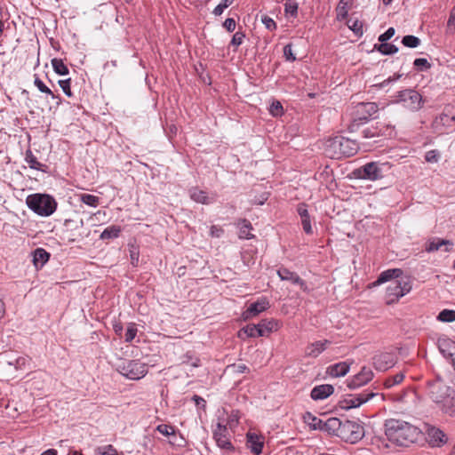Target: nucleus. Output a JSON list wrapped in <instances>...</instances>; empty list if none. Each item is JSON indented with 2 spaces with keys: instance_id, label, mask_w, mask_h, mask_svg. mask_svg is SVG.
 Listing matches in <instances>:
<instances>
[{
  "instance_id": "nucleus-1",
  "label": "nucleus",
  "mask_w": 455,
  "mask_h": 455,
  "mask_svg": "<svg viewBox=\"0 0 455 455\" xmlns=\"http://www.w3.org/2000/svg\"><path fill=\"white\" fill-rule=\"evenodd\" d=\"M421 431L415 426L400 419H389L385 422V435L393 443L409 446L419 437Z\"/></svg>"
},
{
  "instance_id": "nucleus-2",
  "label": "nucleus",
  "mask_w": 455,
  "mask_h": 455,
  "mask_svg": "<svg viewBox=\"0 0 455 455\" xmlns=\"http://www.w3.org/2000/svg\"><path fill=\"white\" fill-rule=\"evenodd\" d=\"M358 149L359 146L355 140L342 136L331 139L326 145V154L336 159L353 156Z\"/></svg>"
},
{
  "instance_id": "nucleus-3",
  "label": "nucleus",
  "mask_w": 455,
  "mask_h": 455,
  "mask_svg": "<svg viewBox=\"0 0 455 455\" xmlns=\"http://www.w3.org/2000/svg\"><path fill=\"white\" fill-rule=\"evenodd\" d=\"M28 207L39 216H51L57 209L55 199L46 194L29 195L26 199Z\"/></svg>"
},
{
  "instance_id": "nucleus-4",
  "label": "nucleus",
  "mask_w": 455,
  "mask_h": 455,
  "mask_svg": "<svg viewBox=\"0 0 455 455\" xmlns=\"http://www.w3.org/2000/svg\"><path fill=\"white\" fill-rule=\"evenodd\" d=\"M433 130L439 133H450L455 131V108L445 105L443 112L437 116L432 123Z\"/></svg>"
},
{
  "instance_id": "nucleus-5",
  "label": "nucleus",
  "mask_w": 455,
  "mask_h": 455,
  "mask_svg": "<svg viewBox=\"0 0 455 455\" xmlns=\"http://www.w3.org/2000/svg\"><path fill=\"white\" fill-rule=\"evenodd\" d=\"M412 288L411 282L409 277L400 278L392 281L386 289V302L387 305L394 304L411 291Z\"/></svg>"
},
{
  "instance_id": "nucleus-6",
  "label": "nucleus",
  "mask_w": 455,
  "mask_h": 455,
  "mask_svg": "<svg viewBox=\"0 0 455 455\" xmlns=\"http://www.w3.org/2000/svg\"><path fill=\"white\" fill-rule=\"evenodd\" d=\"M379 110L375 102H361L355 107V118L348 125L349 132H355L362 123L367 122Z\"/></svg>"
},
{
  "instance_id": "nucleus-7",
  "label": "nucleus",
  "mask_w": 455,
  "mask_h": 455,
  "mask_svg": "<svg viewBox=\"0 0 455 455\" xmlns=\"http://www.w3.org/2000/svg\"><path fill=\"white\" fill-rule=\"evenodd\" d=\"M337 435L347 443H355L364 436V428L360 423L347 419L342 421Z\"/></svg>"
},
{
  "instance_id": "nucleus-8",
  "label": "nucleus",
  "mask_w": 455,
  "mask_h": 455,
  "mask_svg": "<svg viewBox=\"0 0 455 455\" xmlns=\"http://www.w3.org/2000/svg\"><path fill=\"white\" fill-rule=\"evenodd\" d=\"M395 102L411 111H418L423 107L422 96L415 90L406 89L397 93Z\"/></svg>"
},
{
  "instance_id": "nucleus-9",
  "label": "nucleus",
  "mask_w": 455,
  "mask_h": 455,
  "mask_svg": "<svg viewBox=\"0 0 455 455\" xmlns=\"http://www.w3.org/2000/svg\"><path fill=\"white\" fill-rule=\"evenodd\" d=\"M148 364L139 360H130L123 364L120 372L130 379H140L148 373Z\"/></svg>"
},
{
  "instance_id": "nucleus-10",
  "label": "nucleus",
  "mask_w": 455,
  "mask_h": 455,
  "mask_svg": "<svg viewBox=\"0 0 455 455\" xmlns=\"http://www.w3.org/2000/svg\"><path fill=\"white\" fill-rule=\"evenodd\" d=\"M377 162H370L365 164L364 165L355 169L354 171V175L358 179L369 180H378L383 177L382 166Z\"/></svg>"
},
{
  "instance_id": "nucleus-11",
  "label": "nucleus",
  "mask_w": 455,
  "mask_h": 455,
  "mask_svg": "<svg viewBox=\"0 0 455 455\" xmlns=\"http://www.w3.org/2000/svg\"><path fill=\"white\" fill-rule=\"evenodd\" d=\"M213 439L221 450L227 451H233L235 450L234 445L230 442V435L227 425H223L220 422L217 424L216 428L213 430Z\"/></svg>"
},
{
  "instance_id": "nucleus-12",
  "label": "nucleus",
  "mask_w": 455,
  "mask_h": 455,
  "mask_svg": "<svg viewBox=\"0 0 455 455\" xmlns=\"http://www.w3.org/2000/svg\"><path fill=\"white\" fill-rule=\"evenodd\" d=\"M374 395L375 394L372 392L362 393L356 395H349L343 400L339 401V407L344 410L357 408L369 401Z\"/></svg>"
},
{
  "instance_id": "nucleus-13",
  "label": "nucleus",
  "mask_w": 455,
  "mask_h": 455,
  "mask_svg": "<svg viewBox=\"0 0 455 455\" xmlns=\"http://www.w3.org/2000/svg\"><path fill=\"white\" fill-rule=\"evenodd\" d=\"M394 132V127L390 124L377 123L376 125H371L364 128L362 131L363 137L365 139H373L379 136H391Z\"/></svg>"
},
{
  "instance_id": "nucleus-14",
  "label": "nucleus",
  "mask_w": 455,
  "mask_h": 455,
  "mask_svg": "<svg viewBox=\"0 0 455 455\" xmlns=\"http://www.w3.org/2000/svg\"><path fill=\"white\" fill-rule=\"evenodd\" d=\"M372 360L377 371H385L396 363V355L393 353L381 352L375 355Z\"/></svg>"
},
{
  "instance_id": "nucleus-15",
  "label": "nucleus",
  "mask_w": 455,
  "mask_h": 455,
  "mask_svg": "<svg viewBox=\"0 0 455 455\" xmlns=\"http://www.w3.org/2000/svg\"><path fill=\"white\" fill-rule=\"evenodd\" d=\"M454 394V389L442 381H436L430 386V396L436 403L443 401L445 396Z\"/></svg>"
},
{
  "instance_id": "nucleus-16",
  "label": "nucleus",
  "mask_w": 455,
  "mask_h": 455,
  "mask_svg": "<svg viewBox=\"0 0 455 455\" xmlns=\"http://www.w3.org/2000/svg\"><path fill=\"white\" fill-rule=\"evenodd\" d=\"M427 439L433 447H441L447 443V436L440 428L433 426L427 427Z\"/></svg>"
},
{
  "instance_id": "nucleus-17",
  "label": "nucleus",
  "mask_w": 455,
  "mask_h": 455,
  "mask_svg": "<svg viewBox=\"0 0 455 455\" xmlns=\"http://www.w3.org/2000/svg\"><path fill=\"white\" fill-rule=\"evenodd\" d=\"M373 373L371 370L367 367H363L360 372L354 376V378L348 382L347 386L351 389L357 388L371 381Z\"/></svg>"
},
{
  "instance_id": "nucleus-18",
  "label": "nucleus",
  "mask_w": 455,
  "mask_h": 455,
  "mask_svg": "<svg viewBox=\"0 0 455 455\" xmlns=\"http://www.w3.org/2000/svg\"><path fill=\"white\" fill-rule=\"evenodd\" d=\"M269 306L267 299H261L256 302L251 303L248 308L243 312V316L244 320H248L253 316L258 315L259 313L265 311Z\"/></svg>"
},
{
  "instance_id": "nucleus-19",
  "label": "nucleus",
  "mask_w": 455,
  "mask_h": 455,
  "mask_svg": "<svg viewBox=\"0 0 455 455\" xmlns=\"http://www.w3.org/2000/svg\"><path fill=\"white\" fill-rule=\"evenodd\" d=\"M403 275V270L401 268H390L381 272L378 279L373 283V285H380L388 281L399 280Z\"/></svg>"
},
{
  "instance_id": "nucleus-20",
  "label": "nucleus",
  "mask_w": 455,
  "mask_h": 455,
  "mask_svg": "<svg viewBox=\"0 0 455 455\" xmlns=\"http://www.w3.org/2000/svg\"><path fill=\"white\" fill-rule=\"evenodd\" d=\"M277 275L283 281H289L294 284L299 285L303 290L306 289L305 282L295 272L289 270L286 267H280L277 270Z\"/></svg>"
},
{
  "instance_id": "nucleus-21",
  "label": "nucleus",
  "mask_w": 455,
  "mask_h": 455,
  "mask_svg": "<svg viewBox=\"0 0 455 455\" xmlns=\"http://www.w3.org/2000/svg\"><path fill=\"white\" fill-rule=\"evenodd\" d=\"M437 346L441 354L447 359L455 355V341L447 337H440L437 340Z\"/></svg>"
},
{
  "instance_id": "nucleus-22",
  "label": "nucleus",
  "mask_w": 455,
  "mask_h": 455,
  "mask_svg": "<svg viewBox=\"0 0 455 455\" xmlns=\"http://www.w3.org/2000/svg\"><path fill=\"white\" fill-rule=\"evenodd\" d=\"M334 392V387L329 384L315 386L312 390L310 396L313 400H323L329 397Z\"/></svg>"
},
{
  "instance_id": "nucleus-23",
  "label": "nucleus",
  "mask_w": 455,
  "mask_h": 455,
  "mask_svg": "<svg viewBox=\"0 0 455 455\" xmlns=\"http://www.w3.org/2000/svg\"><path fill=\"white\" fill-rule=\"evenodd\" d=\"M246 446L251 451L256 455L262 452L263 440L262 437L255 433H248L246 435Z\"/></svg>"
},
{
  "instance_id": "nucleus-24",
  "label": "nucleus",
  "mask_w": 455,
  "mask_h": 455,
  "mask_svg": "<svg viewBox=\"0 0 455 455\" xmlns=\"http://www.w3.org/2000/svg\"><path fill=\"white\" fill-rule=\"evenodd\" d=\"M452 245L451 241L436 237L427 241L425 249L427 252H433L438 251L442 246H445L444 251L448 252L451 251Z\"/></svg>"
},
{
  "instance_id": "nucleus-25",
  "label": "nucleus",
  "mask_w": 455,
  "mask_h": 455,
  "mask_svg": "<svg viewBox=\"0 0 455 455\" xmlns=\"http://www.w3.org/2000/svg\"><path fill=\"white\" fill-rule=\"evenodd\" d=\"M297 212L301 219V224L303 227V230L306 234L310 235L313 233L311 223H310V216L307 208L306 204H299L298 205Z\"/></svg>"
},
{
  "instance_id": "nucleus-26",
  "label": "nucleus",
  "mask_w": 455,
  "mask_h": 455,
  "mask_svg": "<svg viewBox=\"0 0 455 455\" xmlns=\"http://www.w3.org/2000/svg\"><path fill=\"white\" fill-rule=\"evenodd\" d=\"M331 342L327 339L315 341L308 345L306 348V355L310 357H317L324 351Z\"/></svg>"
},
{
  "instance_id": "nucleus-27",
  "label": "nucleus",
  "mask_w": 455,
  "mask_h": 455,
  "mask_svg": "<svg viewBox=\"0 0 455 455\" xmlns=\"http://www.w3.org/2000/svg\"><path fill=\"white\" fill-rule=\"evenodd\" d=\"M349 368L350 365L347 362H340L328 367L327 372L331 377H342L348 372Z\"/></svg>"
},
{
  "instance_id": "nucleus-28",
  "label": "nucleus",
  "mask_w": 455,
  "mask_h": 455,
  "mask_svg": "<svg viewBox=\"0 0 455 455\" xmlns=\"http://www.w3.org/2000/svg\"><path fill=\"white\" fill-rule=\"evenodd\" d=\"M190 197L193 201L196 203H200L203 204H210L213 202L212 199H211L207 193L204 190H201L197 188H193L189 190Z\"/></svg>"
},
{
  "instance_id": "nucleus-29",
  "label": "nucleus",
  "mask_w": 455,
  "mask_h": 455,
  "mask_svg": "<svg viewBox=\"0 0 455 455\" xmlns=\"http://www.w3.org/2000/svg\"><path fill=\"white\" fill-rule=\"evenodd\" d=\"M50 254L43 248H37L33 253V263L36 267H42L49 259Z\"/></svg>"
},
{
  "instance_id": "nucleus-30",
  "label": "nucleus",
  "mask_w": 455,
  "mask_h": 455,
  "mask_svg": "<svg viewBox=\"0 0 455 455\" xmlns=\"http://www.w3.org/2000/svg\"><path fill=\"white\" fill-rule=\"evenodd\" d=\"M239 227V238L240 239H251L253 235L250 233L251 229H252V226L251 222L245 219L241 220L238 223Z\"/></svg>"
},
{
  "instance_id": "nucleus-31",
  "label": "nucleus",
  "mask_w": 455,
  "mask_h": 455,
  "mask_svg": "<svg viewBox=\"0 0 455 455\" xmlns=\"http://www.w3.org/2000/svg\"><path fill=\"white\" fill-rule=\"evenodd\" d=\"M156 430L163 435L169 436L170 443H176V431L174 427L167 424H161L156 427Z\"/></svg>"
},
{
  "instance_id": "nucleus-32",
  "label": "nucleus",
  "mask_w": 455,
  "mask_h": 455,
  "mask_svg": "<svg viewBox=\"0 0 455 455\" xmlns=\"http://www.w3.org/2000/svg\"><path fill=\"white\" fill-rule=\"evenodd\" d=\"M446 398L439 403L442 404V411L449 415H455V397L454 395L445 396Z\"/></svg>"
},
{
  "instance_id": "nucleus-33",
  "label": "nucleus",
  "mask_w": 455,
  "mask_h": 455,
  "mask_svg": "<svg viewBox=\"0 0 455 455\" xmlns=\"http://www.w3.org/2000/svg\"><path fill=\"white\" fill-rule=\"evenodd\" d=\"M121 231L122 229L119 226L112 225L103 230L100 235V238L101 240L116 238L119 236Z\"/></svg>"
},
{
  "instance_id": "nucleus-34",
  "label": "nucleus",
  "mask_w": 455,
  "mask_h": 455,
  "mask_svg": "<svg viewBox=\"0 0 455 455\" xmlns=\"http://www.w3.org/2000/svg\"><path fill=\"white\" fill-rule=\"evenodd\" d=\"M259 329L262 331V337L268 335L277 328V323L274 320L263 319L258 323Z\"/></svg>"
},
{
  "instance_id": "nucleus-35",
  "label": "nucleus",
  "mask_w": 455,
  "mask_h": 455,
  "mask_svg": "<svg viewBox=\"0 0 455 455\" xmlns=\"http://www.w3.org/2000/svg\"><path fill=\"white\" fill-rule=\"evenodd\" d=\"M349 1L350 0H339L337 7V20H343L347 17L348 9H349Z\"/></svg>"
},
{
  "instance_id": "nucleus-36",
  "label": "nucleus",
  "mask_w": 455,
  "mask_h": 455,
  "mask_svg": "<svg viewBox=\"0 0 455 455\" xmlns=\"http://www.w3.org/2000/svg\"><path fill=\"white\" fill-rule=\"evenodd\" d=\"M51 62L55 73L60 76L68 75L69 70L61 59L54 58Z\"/></svg>"
},
{
  "instance_id": "nucleus-37",
  "label": "nucleus",
  "mask_w": 455,
  "mask_h": 455,
  "mask_svg": "<svg viewBox=\"0 0 455 455\" xmlns=\"http://www.w3.org/2000/svg\"><path fill=\"white\" fill-rule=\"evenodd\" d=\"M342 421L337 418H331L327 421L323 422V429L328 431H335L336 435L339 434Z\"/></svg>"
},
{
  "instance_id": "nucleus-38",
  "label": "nucleus",
  "mask_w": 455,
  "mask_h": 455,
  "mask_svg": "<svg viewBox=\"0 0 455 455\" xmlns=\"http://www.w3.org/2000/svg\"><path fill=\"white\" fill-rule=\"evenodd\" d=\"M25 160L31 169L43 170L42 167L44 165L37 161L36 156L31 152V150H27Z\"/></svg>"
},
{
  "instance_id": "nucleus-39",
  "label": "nucleus",
  "mask_w": 455,
  "mask_h": 455,
  "mask_svg": "<svg viewBox=\"0 0 455 455\" xmlns=\"http://www.w3.org/2000/svg\"><path fill=\"white\" fill-rule=\"evenodd\" d=\"M375 48L384 55H391L398 52V47L388 43H382L379 45H375Z\"/></svg>"
},
{
  "instance_id": "nucleus-40",
  "label": "nucleus",
  "mask_w": 455,
  "mask_h": 455,
  "mask_svg": "<svg viewBox=\"0 0 455 455\" xmlns=\"http://www.w3.org/2000/svg\"><path fill=\"white\" fill-rule=\"evenodd\" d=\"M34 84L41 92L50 95L52 99H59V96L55 95L53 92L48 88L39 77H35Z\"/></svg>"
},
{
  "instance_id": "nucleus-41",
  "label": "nucleus",
  "mask_w": 455,
  "mask_h": 455,
  "mask_svg": "<svg viewBox=\"0 0 455 455\" xmlns=\"http://www.w3.org/2000/svg\"><path fill=\"white\" fill-rule=\"evenodd\" d=\"M437 320L443 323H451L455 321V310L443 309L438 315Z\"/></svg>"
},
{
  "instance_id": "nucleus-42",
  "label": "nucleus",
  "mask_w": 455,
  "mask_h": 455,
  "mask_svg": "<svg viewBox=\"0 0 455 455\" xmlns=\"http://www.w3.org/2000/svg\"><path fill=\"white\" fill-rule=\"evenodd\" d=\"M248 337H262V331H259L258 324H248L242 329Z\"/></svg>"
},
{
  "instance_id": "nucleus-43",
  "label": "nucleus",
  "mask_w": 455,
  "mask_h": 455,
  "mask_svg": "<svg viewBox=\"0 0 455 455\" xmlns=\"http://www.w3.org/2000/svg\"><path fill=\"white\" fill-rule=\"evenodd\" d=\"M402 44L409 48H416L420 44V39L415 36L408 35L403 37Z\"/></svg>"
},
{
  "instance_id": "nucleus-44",
  "label": "nucleus",
  "mask_w": 455,
  "mask_h": 455,
  "mask_svg": "<svg viewBox=\"0 0 455 455\" xmlns=\"http://www.w3.org/2000/svg\"><path fill=\"white\" fill-rule=\"evenodd\" d=\"M80 201L89 206L96 207L99 204L100 198L91 194L80 195Z\"/></svg>"
},
{
  "instance_id": "nucleus-45",
  "label": "nucleus",
  "mask_w": 455,
  "mask_h": 455,
  "mask_svg": "<svg viewBox=\"0 0 455 455\" xmlns=\"http://www.w3.org/2000/svg\"><path fill=\"white\" fill-rule=\"evenodd\" d=\"M404 379V374L403 372H399L393 377L387 378L384 385L387 388H391L392 387L400 384Z\"/></svg>"
},
{
  "instance_id": "nucleus-46",
  "label": "nucleus",
  "mask_w": 455,
  "mask_h": 455,
  "mask_svg": "<svg viewBox=\"0 0 455 455\" xmlns=\"http://www.w3.org/2000/svg\"><path fill=\"white\" fill-rule=\"evenodd\" d=\"M306 415L307 416H305L304 419L306 421L311 419V422H308V424L313 429L323 430V421L320 419L316 418L310 412H307Z\"/></svg>"
},
{
  "instance_id": "nucleus-47",
  "label": "nucleus",
  "mask_w": 455,
  "mask_h": 455,
  "mask_svg": "<svg viewBox=\"0 0 455 455\" xmlns=\"http://www.w3.org/2000/svg\"><path fill=\"white\" fill-rule=\"evenodd\" d=\"M347 24L348 28L355 32V35H363V23L360 20L349 19Z\"/></svg>"
},
{
  "instance_id": "nucleus-48",
  "label": "nucleus",
  "mask_w": 455,
  "mask_h": 455,
  "mask_svg": "<svg viewBox=\"0 0 455 455\" xmlns=\"http://www.w3.org/2000/svg\"><path fill=\"white\" fill-rule=\"evenodd\" d=\"M446 33L451 35L455 33V6H453L450 12L449 19L447 21Z\"/></svg>"
},
{
  "instance_id": "nucleus-49",
  "label": "nucleus",
  "mask_w": 455,
  "mask_h": 455,
  "mask_svg": "<svg viewBox=\"0 0 455 455\" xmlns=\"http://www.w3.org/2000/svg\"><path fill=\"white\" fill-rule=\"evenodd\" d=\"M137 331L138 330L135 323H129L124 335L125 341L132 342L136 337Z\"/></svg>"
},
{
  "instance_id": "nucleus-50",
  "label": "nucleus",
  "mask_w": 455,
  "mask_h": 455,
  "mask_svg": "<svg viewBox=\"0 0 455 455\" xmlns=\"http://www.w3.org/2000/svg\"><path fill=\"white\" fill-rule=\"evenodd\" d=\"M440 159V152L436 149L429 150L426 153L425 160L427 163H437Z\"/></svg>"
},
{
  "instance_id": "nucleus-51",
  "label": "nucleus",
  "mask_w": 455,
  "mask_h": 455,
  "mask_svg": "<svg viewBox=\"0 0 455 455\" xmlns=\"http://www.w3.org/2000/svg\"><path fill=\"white\" fill-rule=\"evenodd\" d=\"M97 451L99 455H119L117 451L111 444L100 447Z\"/></svg>"
},
{
  "instance_id": "nucleus-52",
  "label": "nucleus",
  "mask_w": 455,
  "mask_h": 455,
  "mask_svg": "<svg viewBox=\"0 0 455 455\" xmlns=\"http://www.w3.org/2000/svg\"><path fill=\"white\" fill-rule=\"evenodd\" d=\"M182 363L190 364L193 367H199L200 366V359L194 358L192 356V355H190L189 353H187L183 357Z\"/></svg>"
},
{
  "instance_id": "nucleus-53",
  "label": "nucleus",
  "mask_w": 455,
  "mask_h": 455,
  "mask_svg": "<svg viewBox=\"0 0 455 455\" xmlns=\"http://www.w3.org/2000/svg\"><path fill=\"white\" fill-rule=\"evenodd\" d=\"M58 83H59V85L60 86V88L62 89L63 92L68 97H72L73 93L70 89V78L60 80Z\"/></svg>"
},
{
  "instance_id": "nucleus-54",
  "label": "nucleus",
  "mask_w": 455,
  "mask_h": 455,
  "mask_svg": "<svg viewBox=\"0 0 455 455\" xmlns=\"http://www.w3.org/2000/svg\"><path fill=\"white\" fill-rule=\"evenodd\" d=\"M244 36H245V35L243 32H241V31L235 32L232 37L230 44L235 47H238L239 45L242 44Z\"/></svg>"
},
{
  "instance_id": "nucleus-55",
  "label": "nucleus",
  "mask_w": 455,
  "mask_h": 455,
  "mask_svg": "<svg viewBox=\"0 0 455 455\" xmlns=\"http://www.w3.org/2000/svg\"><path fill=\"white\" fill-rule=\"evenodd\" d=\"M272 116H278L283 113V106L279 101H274L269 108Z\"/></svg>"
},
{
  "instance_id": "nucleus-56",
  "label": "nucleus",
  "mask_w": 455,
  "mask_h": 455,
  "mask_svg": "<svg viewBox=\"0 0 455 455\" xmlns=\"http://www.w3.org/2000/svg\"><path fill=\"white\" fill-rule=\"evenodd\" d=\"M261 21L268 30H274L276 28L275 20L267 15L262 16Z\"/></svg>"
},
{
  "instance_id": "nucleus-57",
  "label": "nucleus",
  "mask_w": 455,
  "mask_h": 455,
  "mask_svg": "<svg viewBox=\"0 0 455 455\" xmlns=\"http://www.w3.org/2000/svg\"><path fill=\"white\" fill-rule=\"evenodd\" d=\"M283 55L288 61H294L296 60L295 55L292 52L291 44H287L283 47Z\"/></svg>"
},
{
  "instance_id": "nucleus-58",
  "label": "nucleus",
  "mask_w": 455,
  "mask_h": 455,
  "mask_svg": "<svg viewBox=\"0 0 455 455\" xmlns=\"http://www.w3.org/2000/svg\"><path fill=\"white\" fill-rule=\"evenodd\" d=\"M395 28H389L385 33L379 36V41L381 43H386L395 35Z\"/></svg>"
},
{
  "instance_id": "nucleus-59",
  "label": "nucleus",
  "mask_w": 455,
  "mask_h": 455,
  "mask_svg": "<svg viewBox=\"0 0 455 455\" xmlns=\"http://www.w3.org/2000/svg\"><path fill=\"white\" fill-rule=\"evenodd\" d=\"M285 12L291 14V16H296L298 12V4L295 3H286Z\"/></svg>"
},
{
  "instance_id": "nucleus-60",
  "label": "nucleus",
  "mask_w": 455,
  "mask_h": 455,
  "mask_svg": "<svg viewBox=\"0 0 455 455\" xmlns=\"http://www.w3.org/2000/svg\"><path fill=\"white\" fill-rule=\"evenodd\" d=\"M235 20L233 18H228L223 23V27L228 32H233L235 29Z\"/></svg>"
},
{
  "instance_id": "nucleus-61",
  "label": "nucleus",
  "mask_w": 455,
  "mask_h": 455,
  "mask_svg": "<svg viewBox=\"0 0 455 455\" xmlns=\"http://www.w3.org/2000/svg\"><path fill=\"white\" fill-rule=\"evenodd\" d=\"M413 64L417 68L424 67L426 69L430 68V63L427 59L424 58L416 59Z\"/></svg>"
},
{
  "instance_id": "nucleus-62",
  "label": "nucleus",
  "mask_w": 455,
  "mask_h": 455,
  "mask_svg": "<svg viewBox=\"0 0 455 455\" xmlns=\"http://www.w3.org/2000/svg\"><path fill=\"white\" fill-rule=\"evenodd\" d=\"M84 220L81 219L78 222H76L74 220H66V225L67 226H69V225H72L74 227V229L75 230H80L84 228Z\"/></svg>"
},
{
  "instance_id": "nucleus-63",
  "label": "nucleus",
  "mask_w": 455,
  "mask_h": 455,
  "mask_svg": "<svg viewBox=\"0 0 455 455\" xmlns=\"http://www.w3.org/2000/svg\"><path fill=\"white\" fill-rule=\"evenodd\" d=\"M224 233V230L217 226H212L210 234L212 237H220L222 234Z\"/></svg>"
},
{
  "instance_id": "nucleus-64",
  "label": "nucleus",
  "mask_w": 455,
  "mask_h": 455,
  "mask_svg": "<svg viewBox=\"0 0 455 455\" xmlns=\"http://www.w3.org/2000/svg\"><path fill=\"white\" fill-rule=\"evenodd\" d=\"M232 368L235 372L243 373L248 371V367L245 364H232L228 366Z\"/></svg>"
}]
</instances>
